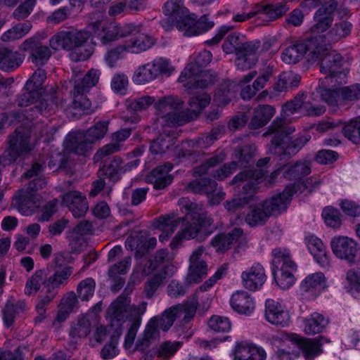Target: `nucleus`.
<instances>
[{
  "label": "nucleus",
  "instance_id": "412c9836",
  "mask_svg": "<svg viewBox=\"0 0 360 360\" xmlns=\"http://www.w3.org/2000/svg\"><path fill=\"white\" fill-rule=\"evenodd\" d=\"M20 49L29 52L28 59L37 67L44 66L52 54L49 46L43 45L38 38L34 37L25 40Z\"/></svg>",
  "mask_w": 360,
  "mask_h": 360
},
{
  "label": "nucleus",
  "instance_id": "79ce46f5",
  "mask_svg": "<svg viewBox=\"0 0 360 360\" xmlns=\"http://www.w3.org/2000/svg\"><path fill=\"white\" fill-rule=\"evenodd\" d=\"M316 96H319L321 100L330 106H342L341 87L336 89L327 88L319 86L313 93Z\"/></svg>",
  "mask_w": 360,
  "mask_h": 360
},
{
  "label": "nucleus",
  "instance_id": "5fc2aeb1",
  "mask_svg": "<svg viewBox=\"0 0 360 360\" xmlns=\"http://www.w3.org/2000/svg\"><path fill=\"white\" fill-rule=\"evenodd\" d=\"M342 133L345 138L354 144H360V117L352 119L347 123H342Z\"/></svg>",
  "mask_w": 360,
  "mask_h": 360
},
{
  "label": "nucleus",
  "instance_id": "f03ea898",
  "mask_svg": "<svg viewBox=\"0 0 360 360\" xmlns=\"http://www.w3.org/2000/svg\"><path fill=\"white\" fill-rule=\"evenodd\" d=\"M295 130L287 124L283 118H276L264 135L271 134L270 151L277 155L280 160H289L295 155L310 140L311 136L304 134L292 139L288 136Z\"/></svg>",
  "mask_w": 360,
  "mask_h": 360
},
{
  "label": "nucleus",
  "instance_id": "69168bd1",
  "mask_svg": "<svg viewBox=\"0 0 360 360\" xmlns=\"http://www.w3.org/2000/svg\"><path fill=\"white\" fill-rule=\"evenodd\" d=\"M96 288V282L92 278H87L82 281L77 285V293L78 297L82 301H88L93 297Z\"/></svg>",
  "mask_w": 360,
  "mask_h": 360
},
{
  "label": "nucleus",
  "instance_id": "c85d7f7f",
  "mask_svg": "<svg viewBox=\"0 0 360 360\" xmlns=\"http://www.w3.org/2000/svg\"><path fill=\"white\" fill-rule=\"evenodd\" d=\"M213 231L212 226H185L181 231H178L170 246L172 249L176 248L184 240L196 239L198 241H203Z\"/></svg>",
  "mask_w": 360,
  "mask_h": 360
},
{
  "label": "nucleus",
  "instance_id": "338daca9",
  "mask_svg": "<svg viewBox=\"0 0 360 360\" xmlns=\"http://www.w3.org/2000/svg\"><path fill=\"white\" fill-rule=\"evenodd\" d=\"M121 333L117 330L115 334L112 335L110 341L105 345L101 351V356L104 360L114 358L118 354L117 341Z\"/></svg>",
  "mask_w": 360,
  "mask_h": 360
},
{
  "label": "nucleus",
  "instance_id": "e2e57ef3",
  "mask_svg": "<svg viewBox=\"0 0 360 360\" xmlns=\"http://www.w3.org/2000/svg\"><path fill=\"white\" fill-rule=\"evenodd\" d=\"M155 98L150 96H141L127 101V108L131 112L145 110L153 104H155Z\"/></svg>",
  "mask_w": 360,
  "mask_h": 360
},
{
  "label": "nucleus",
  "instance_id": "393cba45",
  "mask_svg": "<svg viewBox=\"0 0 360 360\" xmlns=\"http://www.w3.org/2000/svg\"><path fill=\"white\" fill-rule=\"evenodd\" d=\"M264 266L259 263L253 264L241 274L243 286L251 291L259 290L266 280Z\"/></svg>",
  "mask_w": 360,
  "mask_h": 360
},
{
  "label": "nucleus",
  "instance_id": "a18cd8bd",
  "mask_svg": "<svg viewBox=\"0 0 360 360\" xmlns=\"http://www.w3.org/2000/svg\"><path fill=\"white\" fill-rule=\"evenodd\" d=\"M217 187V183L212 179L208 177H200L191 181L188 185V189L194 193L200 194H212Z\"/></svg>",
  "mask_w": 360,
  "mask_h": 360
},
{
  "label": "nucleus",
  "instance_id": "774afa93",
  "mask_svg": "<svg viewBox=\"0 0 360 360\" xmlns=\"http://www.w3.org/2000/svg\"><path fill=\"white\" fill-rule=\"evenodd\" d=\"M150 63L139 67L133 75V81L138 84H144L155 79Z\"/></svg>",
  "mask_w": 360,
  "mask_h": 360
},
{
  "label": "nucleus",
  "instance_id": "49530a36",
  "mask_svg": "<svg viewBox=\"0 0 360 360\" xmlns=\"http://www.w3.org/2000/svg\"><path fill=\"white\" fill-rule=\"evenodd\" d=\"M102 174L110 181H118L123 175L122 159L115 156L109 163H105L101 169Z\"/></svg>",
  "mask_w": 360,
  "mask_h": 360
},
{
  "label": "nucleus",
  "instance_id": "1a4fd4ad",
  "mask_svg": "<svg viewBox=\"0 0 360 360\" xmlns=\"http://www.w3.org/2000/svg\"><path fill=\"white\" fill-rule=\"evenodd\" d=\"M184 103L174 96L163 97L155 104L157 115L162 120V124L168 127L182 125L188 122V110L179 111L183 108Z\"/></svg>",
  "mask_w": 360,
  "mask_h": 360
},
{
  "label": "nucleus",
  "instance_id": "09e8293b",
  "mask_svg": "<svg viewBox=\"0 0 360 360\" xmlns=\"http://www.w3.org/2000/svg\"><path fill=\"white\" fill-rule=\"evenodd\" d=\"M198 305V298L195 295L191 300L184 302L182 304L174 305L173 309H174L177 314L178 317L184 314V316L183 321L184 323H188L195 317Z\"/></svg>",
  "mask_w": 360,
  "mask_h": 360
},
{
  "label": "nucleus",
  "instance_id": "6e6552de",
  "mask_svg": "<svg viewBox=\"0 0 360 360\" xmlns=\"http://www.w3.org/2000/svg\"><path fill=\"white\" fill-rule=\"evenodd\" d=\"M17 103L20 107L32 105L28 109L27 116L33 119L39 114L54 110L59 105V99L56 91L42 95L41 91L26 88L25 85L22 93L18 96Z\"/></svg>",
  "mask_w": 360,
  "mask_h": 360
},
{
  "label": "nucleus",
  "instance_id": "423d86ee",
  "mask_svg": "<svg viewBox=\"0 0 360 360\" xmlns=\"http://www.w3.org/2000/svg\"><path fill=\"white\" fill-rule=\"evenodd\" d=\"M174 258V254L167 249H160L156 251L144 264L142 274L147 276L153 274L145 285V293L148 298H150L158 288L164 283L167 276L169 263Z\"/></svg>",
  "mask_w": 360,
  "mask_h": 360
},
{
  "label": "nucleus",
  "instance_id": "c9c22d12",
  "mask_svg": "<svg viewBox=\"0 0 360 360\" xmlns=\"http://www.w3.org/2000/svg\"><path fill=\"white\" fill-rule=\"evenodd\" d=\"M290 7L285 2L259 5L256 8L257 17L264 21H273L284 15Z\"/></svg>",
  "mask_w": 360,
  "mask_h": 360
},
{
  "label": "nucleus",
  "instance_id": "052dcab7",
  "mask_svg": "<svg viewBox=\"0 0 360 360\" xmlns=\"http://www.w3.org/2000/svg\"><path fill=\"white\" fill-rule=\"evenodd\" d=\"M70 34L68 31L62 30L53 35L49 39L50 46L56 50H72V44L70 41Z\"/></svg>",
  "mask_w": 360,
  "mask_h": 360
},
{
  "label": "nucleus",
  "instance_id": "f704fd0d",
  "mask_svg": "<svg viewBox=\"0 0 360 360\" xmlns=\"http://www.w3.org/2000/svg\"><path fill=\"white\" fill-rule=\"evenodd\" d=\"M276 112L272 105L260 104L253 109L250 121L248 123L250 129H258L264 127L273 117Z\"/></svg>",
  "mask_w": 360,
  "mask_h": 360
},
{
  "label": "nucleus",
  "instance_id": "4c0bfd02",
  "mask_svg": "<svg viewBox=\"0 0 360 360\" xmlns=\"http://www.w3.org/2000/svg\"><path fill=\"white\" fill-rule=\"evenodd\" d=\"M243 233L240 228H235L227 234H218L211 240V245L218 253H224L231 248L233 243L238 240Z\"/></svg>",
  "mask_w": 360,
  "mask_h": 360
},
{
  "label": "nucleus",
  "instance_id": "c756f323",
  "mask_svg": "<svg viewBox=\"0 0 360 360\" xmlns=\"http://www.w3.org/2000/svg\"><path fill=\"white\" fill-rule=\"evenodd\" d=\"M232 354L233 360H265L266 354L264 349L247 341L236 342Z\"/></svg>",
  "mask_w": 360,
  "mask_h": 360
},
{
  "label": "nucleus",
  "instance_id": "5701e85b",
  "mask_svg": "<svg viewBox=\"0 0 360 360\" xmlns=\"http://www.w3.org/2000/svg\"><path fill=\"white\" fill-rule=\"evenodd\" d=\"M204 249L200 247L195 249L189 259L188 272L186 276L187 282L192 285L200 283L207 274L206 262L200 259Z\"/></svg>",
  "mask_w": 360,
  "mask_h": 360
},
{
  "label": "nucleus",
  "instance_id": "473e14b6",
  "mask_svg": "<svg viewBox=\"0 0 360 360\" xmlns=\"http://www.w3.org/2000/svg\"><path fill=\"white\" fill-rule=\"evenodd\" d=\"M174 12H171L176 16V28L184 32V34L187 37L195 36V30H193L195 25V18H197L194 13H190L188 10L181 5L179 8H174Z\"/></svg>",
  "mask_w": 360,
  "mask_h": 360
},
{
  "label": "nucleus",
  "instance_id": "8fccbe9b",
  "mask_svg": "<svg viewBox=\"0 0 360 360\" xmlns=\"http://www.w3.org/2000/svg\"><path fill=\"white\" fill-rule=\"evenodd\" d=\"M235 96V91L231 89L229 82H222L217 89L213 101L218 106H225Z\"/></svg>",
  "mask_w": 360,
  "mask_h": 360
},
{
  "label": "nucleus",
  "instance_id": "b1692460",
  "mask_svg": "<svg viewBox=\"0 0 360 360\" xmlns=\"http://www.w3.org/2000/svg\"><path fill=\"white\" fill-rule=\"evenodd\" d=\"M304 242L317 264L323 268H329L328 252L322 240L314 234L308 233L304 236Z\"/></svg>",
  "mask_w": 360,
  "mask_h": 360
},
{
  "label": "nucleus",
  "instance_id": "0eeeda50",
  "mask_svg": "<svg viewBox=\"0 0 360 360\" xmlns=\"http://www.w3.org/2000/svg\"><path fill=\"white\" fill-rule=\"evenodd\" d=\"M271 254V269L274 280L281 289H288L295 281L294 273L297 270V264L292 260L288 249L276 248Z\"/></svg>",
  "mask_w": 360,
  "mask_h": 360
},
{
  "label": "nucleus",
  "instance_id": "bf43d9fd",
  "mask_svg": "<svg viewBox=\"0 0 360 360\" xmlns=\"http://www.w3.org/2000/svg\"><path fill=\"white\" fill-rule=\"evenodd\" d=\"M32 24L29 22H20L4 32L1 39L4 41L20 39L25 36L31 30Z\"/></svg>",
  "mask_w": 360,
  "mask_h": 360
},
{
  "label": "nucleus",
  "instance_id": "f8f14e48",
  "mask_svg": "<svg viewBox=\"0 0 360 360\" xmlns=\"http://www.w3.org/2000/svg\"><path fill=\"white\" fill-rule=\"evenodd\" d=\"M30 135L22 128H18L8 136V147L0 156V165L8 166L23 154L28 153L32 147L30 143Z\"/></svg>",
  "mask_w": 360,
  "mask_h": 360
},
{
  "label": "nucleus",
  "instance_id": "39448f33",
  "mask_svg": "<svg viewBox=\"0 0 360 360\" xmlns=\"http://www.w3.org/2000/svg\"><path fill=\"white\" fill-rule=\"evenodd\" d=\"M109 121L100 120L86 130H79L68 134L65 147L70 153L86 155L93 146L100 141L108 131Z\"/></svg>",
  "mask_w": 360,
  "mask_h": 360
},
{
  "label": "nucleus",
  "instance_id": "c03bdc74",
  "mask_svg": "<svg viewBox=\"0 0 360 360\" xmlns=\"http://www.w3.org/2000/svg\"><path fill=\"white\" fill-rule=\"evenodd\" d=\"M27 309V304L24 301H18L15 303L8 301L3 309V321L6 327L11 326L15 319L23 314Z\"/></svg>",
  "mask_w": 360,
  "mask_h": 360
},
{
  "label": "nucleus",
  "instance_id": "ddd939ff",
  "mask_svg": "<svg viewBox=\"0 0 360 360\" xmlns=\"http://www.w3.org/2000/svg\"><path fill=\"white\" fill-rule=\"evenodd\" d=\"M99 76L100 72L98 70L91 69L82 78L75 79L72 91L73 108L86 114L90 112L91 103L86 93L98 83Z\"/></svg>",
  "mask_w": 360,
  "mask_h": 360
},
{
  "label": "nucleus",
  "instance_id": "e433bc0d",
  "mask_svg": "<svg viewBox=\"0 0 360 360\" xmlns=\"http://www.w3.org/2000/svg\"><path fill=\"white\" fill-rule=\"evenodd\" d=\"M12 205L22 215H30L35 206L34 193L24 188L18 190L13 197Z\"/></svg>",
  "mask_w": 360,
  "mask_h": 360
},
{
  "label": "nucleus",
  "instance_id": "de8ad7c7",
  "mask_svg": "<svg viewBox=\"0 0 360 360\" xmlns=\"http://www.w3.org/2000/svg\"><path fill=\"white\" fill-rule=\"evenodd\" d=\"M91 330V325L89 319L81 316L72 322L69 334L72 339L77 340L86 338Z\"/></svg>",
  "mask_w": 360,
  "mask_h": 360
},
{
  "label": "nucleus",
  "instance_id": "ea45409f",
  "mask_svg": "<svg viewBox=\"0 0 360 360\" xmlns=\"http://www.w3.org/2000/svg\"><path fill=\"white\" fill-rule=\"evenodd\" d=\"M231 306L234 311L242 314H250L255 309L252 298L248 292L243 290L233 294Z\"/></svg>",
  "mask_w": 360,
  "mask_h": 360
},
{
  "label": "nucleus",
  "instance_id": "f3484780",
  "mask_svg": "<svg viewBox=\"0 0 360 360\" xmlns=\"http://www.w3.org/2000/svg\"><path fill=\"white\" fill-rule=\"evenodd\" d=\"M270 162V158L266 157L257 162L258 169H248L239 172L231 181V184L236 185L239 188L242 187L244 194L250 193L257 188L259 181L265 179L266 172L264 170Z\"/></svg>",
  "mask_w": 360,
  "mask_h": 360
},
{
  "label": "nucleus",
  "instance_id": "20e7f679",
  "mask_svg": "<svg viewBox=\"0 0 360 360\" xmlns=\"http://www.w3.org/2000/svg\"><path fill=\"white\" fill-rule=\"evenodd\" d=\"M178 205L185 209L186 216L179 217L177 212H171L155 218L150 225H212L213 223L202 206L188 198H180Z\"/></svg>",
  "mask_w": 360,
  "mask_h": 360
},
{
  "label": "nucleus",
  "instance_id": "bb28decb",
  "mask_svg": "<svg viewBox=\"0 0 360 360\" xmlns=\"http://www.w3.org/2000/svg\"><path fill=\"white\" fill-rule=\"evenodd\" d=\"M265 318L273 325L285 327L290 322V314L279 302L269 299L265 302Z\"/></svg>",
  "mask_w": 360,
  "mask_h": 360
},
{
  "label": "nucleus",
  "instance_id": "f257e3e1",
  "mask_svg": "<svg viewBox=\"0 0 360 360\" xmlns=\"http://www.w3.org/2000/svg\"><path fill=\"white\" fill-rule=\"evenodd\" d=\"M212 54L205 50L199 53L195 60L187 65L181 73L178 81L186 82L184 86L189 93L194 94L189 99V105L195 112H198L207 107L211 101V97L206 93L198 94V89H203L212 85L215 77L210 70H202V68L210 63Z\"/></svg>",
  "mask_w": 360,
  "mask_h": 360
},
{
  "label": "nucleus",
  "instance_id": "4d7b16f0",
  "mask_svg": "<svg viewBox=\"0 0 360 360\" xmlns=\"http://www.w3.org/2000/svg\"><path fill=\"white\" fill-rule=\"evenodd\" d=\"M174 143L175 139L169 134H161L150 143V151L155 155H163Z\"/></svg>",
  "mask_w": 360,
  "mask_h": 360
},
{
  "label": "nucleus",
  "instance_id": "58836bf2",
  "mask_svg": "<svg viewBox=\"0 0 360 360\" xmlns=\"http://www.w3.org/2000/svg\"><path fill=\"white\" fill-rule=\"evenodd\" d=\"M24 57L18 51L6 47L0 48V69L11 72L18 68L23 62Z\"/></svg>",
  "mask_w": 360,
  "mask_h": 360
},
{
  "label": "nucleus",
  "instance_id": "7ed1b4c3",
  "mask_svg": "<svg viewBox=\"0 0 360 360\" xmlns=\"http://www.w3.org/2000/svg\"><path fill=\"white\" fill-rule=\"evenodd\" d=\"M260 46L261 43L259 40L247 41L243 34L233 32L225 39L222 49L226 54H236L235 63L237 68L245 71L257 63V50Z\"/></svg>",
  "mask_w": 360,
  "mask_h": 360
},
{
  "label": "nucleus",
  "instance_id": "4468645a",
  "mask_svg": "<svg viewBox=\"0 0 360 360\" xmlns=\"http://www.w3.org/2000/svg\"><path fill=\"white\" fill-rule=\"evenodd\" d=\"M322 58L320 70L326 74V79H330V83H345L348 72L340 70L342 65V57L335 50L328 51L326 49L321 50V53L317 58Z\"/></svg>",
  "mask_w": 360,
  "mask_h": 360
},
{
  "label": "nucleus",
  "instance_id": "72a5a7b5",
  "mask_svg": "<svg viewBox=\"0 0 360 360\" xmlns=\"http://www.w3.org/2000/svg\"><path fill=\"white\" fill-rule=\"evenodd\" d=\"M326 287V278L321 272L308 275L300 285L302 292L307 293L311 298L317 297Z\"/></svg>",
  "mask_w": 360,
  "mask_h": 360
},
{
  "label": "nucleus",
  "instance_id": "7c9ffc66",
  "mask_svg": "<svg viewBox=\"0 0 360 360\" xmlns=\"http://www.w3.org/2000/svg\"><path fill=\"white\" fill-rule=\"evenodd\" d=\"M172 169L173 165L171 162L158 166L147 175L146 181L152 184L155 189H164L173 181L172 175L169 174Z\"/></svg>",
  "mask_w": 360,
  "mask_h": 360
},
{
  "label": "nucleus",
  "instance_id": "2eb2a0df",
  "mask_svg": "<svg viewBox=\"0 0 360 360\" xmlns=\"http://www.w3.org/2000/svg\"><path fill=\"white\" fill-rule=\"evenodd\" d=\"M226 158V154L221 151L211 158L207 159L201 165L194 169V175L201 176L204 174H210L218 181H223L231 176L237 169L238 163L236 161H231L225 163L219 169L214 171H210L212 168L221 163Z\"/></svg>",
  "mask_w": 360,
  "mask_h": 360
},
{
  "label": "nucleus",
  "instance_id": "680f3d73",
  "mask_svg": "<svg viewBox=\"0 0 360 360\" xmlns=\"http://www.w3.org/2000/svg\"><path fill=\"white\" fill-rule=\"evenodd\" d=\"M208 328L215 333H228L231 329V323L226 316L212 315L207 322Z\"/></svg>",
  "mask_w": 360,
  "mask_h": 360
},
{
  "label": "nucleus",
  "instance_id": "aec40b11",
  "mask_svg": "<svg viewBox=\"0 0 360 360\" xmlns=\"http://www.w3.org/2000/svg\"><path fill=\"white\" fill-rule=\"evenodd\" d=\"M338 4L337 0H330L315 12L314 15V24L311 28L312 36L324 34L323 33L331 27Z\"/></svg>",
  "mask_w": 360,
  "mask_h": 360
},
{
  "label": "nucleus",
  "instance_id": "2f4dec72",
  "mask_svg": "<svg viewBox=\"0 0 360 360\" xmlns=\"http://www.w3.org/2000/svg\"><path fill=\"white\" fill-rule=\"evenodd\" d=\"M63 203L69 208L75 218L84 217L89 209L86 197L76 191L64 194Z\"/></svg>",
  "mask_w": 360,
  "mask_h": 360
},
{
  "label": "nucleus",
  "instance_id": "a19ab883",
  "mask_svg": "<svg viewBox=\"0 0 360 360\" xmlns=\"http://www.w3.org/2000/svg\"><path fill=\"white\" fill-rule=\"evenodd\" d=\"M72 274V267L71 266H65L63 269L56 270L53 275L46 277V281H44V288L51 289L58 293V289L68 283Z\"/></svg>",
  "mask_w": 360,
  "mask_h": 360
},
{
  "label": "nucleus",
  "instance_id": "a878e982",
  "mask_svg": "<svg viewBox=\"0 0 360 360\" xmlns=\"http://www.w3.org/2000/svg\"><path fill=\"white\" fill-rule=\"evenodd\" d=\"M295 186L285 188L283 192L273 195L270 199L263 202V207L266 209L270 215H278L285 212L290 204Z\"/></svg>",
  "mask_w": 360,
  "mask_h": 360
},
{
  "label": "nucleus",
  "instance_id": "a211bd4d",
  "mask_svg": "<svg viewBox=\"0 0 360 360\" xmlns=\"http://www.w3.org/2000/svg\"><path fill=\"white\" fill-rule=\"evenodd\" d=\"M340 13L341 18L331 25L330 30L325 34L315 35L316 41L319 43L321 48L326 49L331 44L336 43L342 39L347 38L352 32L353 24L347 19H344V15H347L348 9L343 8Z\"/></svg>",
  "mask_w": 360,
  "mask_h": 360
},
{
  "label": "nucleus",
  "instance_id": "3c124183",
  "mask_svg": "<svg viewBox=\"0 0 360 360\" xmlns=\"http://www.w3.org/2000/svg\"><path fill=\"white\" fill-rule=\"evenodd\" d=\"M298 344L307 360H313L321 353V343L318 339L301 338Z\"/></svg>",
  "mask_w": 360,
  "mask_h": 360
},
{
  "label": "nucleus",
  "instance_id": "864d4df0",
  "mask_svg": "<svg viewBox=\"0 0 360 360\" xmlns=\"http://www.w3.org/2000/svg\"><path fill=\"white\" fill-rule=\"evenodd\" d=\"M160 330L155 320L153 318L151 319L146 327L143 339L137 341L136 349L143 350L145 347L148 346L150 340L159 337Z\"/></svg>",
  "mask_w": 360,
  "mask_h": 360
},
{
  "label": "nucleus",
  "instance_id": "dca6fc26",
  "mask_svg": "<svg viewBox=\"0 0 360 360\" xmlns=\"http://www.w3.org/2000/svg\"><path fill=\"white\" fill-rule=\"evenodd\" d=\"M316 39L315 36H311L285 48L281 55L283 61L288 64H295L302 60L307 52L313 58H318L322 49Z\"/></svg>",
  "mask_w": 360,
  "mask_h": 360
},
{
  "label": "nucleus",
  "instance_id": "4be33fe9",
  "mask_svg": "<svg viewBox=\"0 0 360 360\" xmlns=\"http://www.w3.org/2000/svg\"><path fill=\"white\" fill-rule=\"evenodd\" d=\"M330 245L338 258L351 264L355 262L359 248L354 240L347 236H336L332 238Z\"/></svg>",
  "mask_w": 360,
  "mask_h": 360
},
{
  "label": "nucleus",
  "instance_id": "9b49d317",
  "mask_svg": "<svg viewBox=\"0 0 360 360\" xmlns=\"http://www.w3.org/2000/svg\"><path fill=\"white\" fill-rule=\"evenodd\" d=\"M129 302L130 298L127 295H122L112 302L108 309V319L111 326H116L115 332L118 330L121 333V326L125 321L129 311L132 312L134 316H140L146 310L147 303L145 302L138 306H130Z\"/></svg>",
  "mask_w": 360,
  "mask_h": 360
},
{
  "label": "nucleus",
  "instance_id": "6e6d98bb",
  "mask_svg": "<svg viewBox=\"0 0 360 360\" xmlns=\"http://www.w3.org/2000/svg\"><path fill=\"white\" fill-rule=\"evenodd\" d=\"M45 270L40 269L27 279L25 288V293L29 296L35 295L40 289L41 284L44 285V281L47 277Z\"/></svg>",
  "mask_w": 360,
  "mask_h": 360
},
{
  "label": "nucleus",
  "instance_id": "9d476101",
  "mask_svg": "<svg viewBox=\"0 0 360 360\" xmlns=\"http://www.w3.org/2000/svg\"><path fill=\"white\" fill-rule=\"evenodd\" d=\"M88 28L94 40H98L103 45H109L120 39L128 37L133 32V27L127 24L121 25L115 22H103L96 20L91 22Z\"/></svg>",
  "mask_w": 360,
  "mask_h": 360
},
{
  "label": "nucleus",
  "instance_id": "0e129e2a",
  "mask_svg": "<svg viewBox=\"0 0 360 360\" xmlns=\"http://www.w3.org/2000/svg\"><path fill=\"white\" fill-rule=\"evenodd\" d=\"M181 346L182 342L180 341H165L159 345L156 353L158 357L168 360L176 354Z\"/></svg>",
  "mask_w": 360,
  "mask_h": 360
},
{
  "label": "nucleus",
  "instance_id": "13d9d810",
  "mask_svg": "<svg viewBox=\"0 0 360 360\" xmlns=\"http://www.w3.org/2000/svg\"><path fill=\"white\" fill-rule=\"evenodd\" d=\"M148 235L146 231H133L128 236L125 241V247L127 250H133L138 248L136 252V257H142L144 252L141 253L144 238H147Z\"/></svg>",
  "mask_w": 360,
  "mask_h": 360
},
{
  "label": "nucleus",
  "instance_id": "37998d69",
  "mask_svg": "<svg viewBox=\"0 0 360 360\" xmlns=\"http://www.w3.org/2000/svg\"><path fill=\"white\" fill-rule=\"evenodd\" d=\"M328 324V319L322 314L314 312L304 321V331L307 335L321 333Z\"/></svg>",
  "mask_w": 360,
  "mask_h": 360
},
{
  "label": "nucleus",
  "instance_id": "cd10ccee",
  "mask_svg": "<svg viewBox=\"0 0 360 360\" xmlns=\"http://www.w3.org/2000/svg\"><path fill=\"white\" fill-rule=\"evenodd\" d=\"M127 25L133 27V32H131L128 37H130L129 41H125L124 44L127 46L128 51L131 53H139L150 49L153 44V39L148 35L142 32V26L129 23Z\"/></svg>",
  "mask_w": 360,
  "mask_h": 360
},
{
  "label": "nucleus",
  "instance_id": "6ab92c4d",
  "mask_svg": "<svg viewBox=\"0 0 360 360\" xmlns=\"http://www.w3.org/2000/svg\"><path fill=\"white\" fill-rule=\"evenodd\" d=\"M311 172V162L307 160L292 161L279 167L271 172L268 182L273 181L280 174L288 180H295L300 182Z\"/></svg>",
  "mask_w": 360,
  "mask_h": 360
},
{
  "label": "nucleus",
  "instance_id": "603ef678",
  "mask_svg": "<svg viewBox=\"0 0 360 360\" xmlns=\"http://www.w3.org/2000/svg\"><path fill=\"white\" fill-rule=\"evenodd\" d=\"M256 146L254 144H246L237 146L235 149V157L238 160L241 167H246L255 162L254 156Z\"/></svg>",
  "mask_w": 360,
  "mask_h": 360
}]
</instances>
